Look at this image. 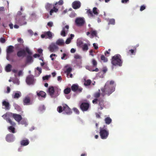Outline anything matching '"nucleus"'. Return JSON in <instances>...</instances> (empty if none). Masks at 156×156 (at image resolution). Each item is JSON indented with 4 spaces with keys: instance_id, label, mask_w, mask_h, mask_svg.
Wrapping results in <instances>:
<instances>
[{
    "instance_id": "1",
    "label": "nucleus",
    "mask_w": 156,
    "mask_h": 156,
    "mask_svg": "<svg viewBox=\"0 0 156 156\" xmlns=\"http://www.w3.org/2000/svg\"><path fill=\"white\" fill-rule=\"evenodd\" d=\"M116 84L114 80H108L106 83L104 87L101 88V95L104 97L106 95L109 96L115 90Z\"/></svg>"
},
{
    "instance_id": "2",
    "label": "nucleus",
    "mask_w": 156,
    "mask_h": 156,
    "mask_svg": "<svg viewBox=\"0 0 156 156\" xmlns=\"http://www.w3.org/2000/svg\"><path fill=\"white\" fill-rule=\"evenodd\" d=\"M111 63L113 66H122V61L121 56L118 54L112 56L111 59Z\"/></svg>"
},
{
    "instance_id": "3",
    "label": "nucleus",
    "mask_w": 156,
    "mask_h": 156,
    "mask_svg": "<svg viewBox=\"0 0 156 156\" xmlns=\"http://www.w3.org/2000/svg\"><path fill=\"white\" fill-rule=\"evenodd\" d=\"M60 90L58 88L54 89L53 86L50 87L48 89V92L51 98H55L60 94Z\"/></svg>"
},
{
    "instance_id": "4",
    "label": "nucleus",
    "mask_w": 156,
    "mask_h": 156,
    "mask_svg": "<svg viewBox=\"0 0 156 156\" xmlns=\"http://www.w3.org/2000/svg\"><path fill=\"white\" fill-rule=\"evenodd\" d=\"M100 135L102 139H105L107 138L109 134V131L104 128H100Z\"/></svg>"
},
{
    "instance_id": "5",
    "label": "nucleus",
    "mask_w": 156,
    "mask_h": 156,
    "mask_svg": "<svg viewBox=\"0 0 156 156\" xmlns=\"http://www.w3.org/2000/svg\"><path fill=\"white\" fill-rule=\"evenodd\" d=\"M26 51L29 55H27L26 57V62L27 63H31L33 62V60L32 57L30 56L32 54V53L30 51L29 48L26 47L25 48Z\"/></svg>"
},
{
    "instance_id": "6",
    "label": "nucleus",
    "mask_w": 156,
    "mask_h": 156,
    "mask_svg": "<svg viewBox=\"0 0 156 156\" xmlns=\"http://www.w3.org/2000/svg\"><path fill=\"white\" fill-rule=\"evenodd\" d=\"M90 106L89 103L83 102L82 103L80 104V108L82 111L85 112L88 110Z\"/></svg>"
},
{
    "instance_id": "7",
    "label": "nucleus",
    "mask_w": 156,
    "mask_h": 156,
    "mask_svg": "<svg viewBox=\"0 0 156 156\" xmlns=\"http://www.w3.org/2000/svg\"><path fill=\"white\" fill-rule=\"evenodd\" d=\"M63 106V111L64 114L67 115H70L72 113V111L71 109L66 104H64Z\"/></svg>"
},
{
    "instance_id": "8",
    "label": "nucleus",
    "mask_w": 156,
    "mask_h": 156,
    "mask_svg": "<svg viewBox=\"0 0 156 156\" xmlns=\"http://www.w3.org/2000/svg\"><path fill=\"white\" fill-rule=\"evenodd\" d=\"M71 88L73 91L74 92L77 91L79 93L81 92L83 90V88L79 87L77 84H73L71 87Z\"/></svg>"
},
{
    "instance_id": "9",
    "label": "nucleus",
    "mask_w": 156,
    "mask_h": 156,
    "mask_svg": "<svg viewBox=\"0 0 156 156\" xmlns=\"http://www.w3.org/2000/svg\"><path fill=\"white\" fill-rule=\"evenodd\" d=\"M98 92L95 93L93 94V97L95 98V99L92 101V103L94 104H98V99L100 96V90H98Z\"/></svg>"
},
{
    "instance_id": "10",
    "label": "nucleus",
    "mask_w": 156,
    "mask_h": 156,
    "mask_svg": "<svg viewBox=\"0 0 156 156\" xmlns=\"http://www.w3.org/2000/svg\"><path fill=\"white\" fill-rule=\"evenodd\" d=\"M26 82L29 85L34 84V77L31 75L28 76L26 78Z\"/></svg>"
},
{
    "instance_id": "11",
    "label": "nucleus",
    "mask_w": 156,
    "mask_h": 156,
    "mask_svg": "<svg viewBox=\"0 0 156 156\" xmlns=\"http://www.w3.org/2000/svg\"><path fill=\"white\" fill-rule=\"evenodd\" d=\"M52 33L50 31L45 32L43 34L41 35V37L42 38H45L46 39L48 38L51 39L52 38Z\"/></svg>"
},
{
    "instance_id": "12",
    "label": "nucleus",
    "mask_w": 156,
    "mask_h": 156,
    "mask_svg": "<svg viewBox=\"0 0 156 156\" xmlns=\"http://www.w3.org/2000/svg\"><path fill=\"white\" fill-rule=\"evenodd\" d=\"M85 22L84 19L82 18H77L75 20L76 24L78 26H82L84 24Z\"/></svg>"
},
{
    "instance_id": "13",
    "label": "nucleus",
    "mask_w": 156,
    "mask_h": 156,
    "mask_svg": "<svg viewBox=\"0 0 156 156\" xmlns=\"http://www.w3.org/2000/svg\"><path fill=\"white\" fill-rule=\"evenodd\" d=\"M14 135L11 133L8 134L5 137V139L7 141L9 142H13L14 140Z\"/></svg>"
},
{
    "instance_id": "14",
    "label": "nucleus",
    "mask_w": 156,
    "mask_h": 156,
    "mask_svg": "<svg viewBox=\"0 0 156 156\" xmlns=\"http://www.w3.org/2000/svg\"><path fill=\"white\" fill-rule=\"evenodd\" d=\"M81 5L80 2L78 1H76L74 2L72 4V7L74 9H77L79 8Z\"/></svg>"
},
{
    "instance_id": "15",
    "label": "nucleus",
    "mask_w": 156,
    "mask_h": 156,
    "mask_svg": "<svg viewBox=\"0 0 156 156\" xmlns=\"http://www.w3.org/2000/svg\"><path fill=\"white\" fill-rule=\"evenodd\" d=\"M23 104L24 105L31 104L30 97L28 96L26 97L23 100Z\"/></svg>"
},
{
    "instance_id": "16",
    "label": "nucleus",
    "mask_w": 156,
    "mask_h": 156,
    "mask_svg": "<svg viewBox=\"0 0 156 156\" xmlns=\"http://www.w3.org/2000/svg\"><path fill=\"white\" fill-rule=\"evenodd\" d=\"M58 48V47L55 43H52L48 48V49L51 52H54Z\"/></svg>"
},
{
    "instance_id": "17",
    "label": "nucleus",
    "mask_w": 156,
    "mask_h": 156,
    "mask_svg": "<svg viewBox=\"0 0 156 156\" xmlns=\"http://www.w3.org/2000/svg\"><path fill=\"white\" fill-rule=\"evenodd\" d=\"M99 102V106L100 107V109L102 110L105 107V103L103 99L99 98L98 99V102Z\"/></svg>"
},
{
    "instance_id": "18",
    "label": "nucleus",
    "mask_w": 156,
    "mask_h": 156,
    "mask_svg": "<svg viewBox=\"0 0 156 156\" xmlns=\"http://www.w3.org/2000/svg\"><path fill=\"white\" fill-rule=\"evenodd\" d=\"M26 51L24 49L20 50L17 52V55L19 57H24L26 55Z\"/></svg>"
},
{
    "instance_id": "19",
    "label": "nucleus",
    "mask_w": 156,
    "mask_h": 156,
    "mask_svg": "<svg viewBox=\"0 0 156 156\" xmlns=\"http://www.w3.org/2000/svg\"><path fill=\"white\" fill-rule=\"evenodd\" d=\"M12 116L16 121L19 122L20 121L22 118L20 115L16 114H13Z\"/></svg>"
},
{
    "instance_id": "20",
    "label": "nucleus",
    "mask_w": 156,
    "mask_h": 156,
    "mask_svg": "<svg viewBox=\"0 0 156 156\" xmlns=\"http://www.w3.org/2000/svg\"><path fill=\"white\" fill-rule=\"evenodd\" d=\"M2 105L5 107V109L6 110H9L10 109V105L8 101H4L2 102Z\"/></svg>"
},
{
    "instance_id": "21",
    "label": "nucleus",
    "mask_w": 156,
    "mask_h": 156,
    "mask_svg": "<svg viewBox=\"0 0 156 156\" xmlns=\"http://www.w3.org/2000/svg\"><path fill=\"white\" fill-rule=\"evenodd\" d=\"M69 28V26L68 25H66L64 28H63L62 31L61 35L65 37L66 36V31H67Z\"/></svg>"
},
{
    "instance_id": "22",
    "label": "nucleus",
    "mask_w": 156,
    "mask_h": 156,
    "mask_svg": "<svg viewBox=\"0 0 156 156\" xmlns=\"http://www.w3.org/2000/svg\"><path fill=\"white\" fill-rule=\"evenodd\" d=\"M14 47L12 45H10L8 46L6 49V53L8 54H10L14 51Z\"/></svg>"
},
{
    "instance_id": "23",
    "label": "nucleus",
    "mask_w": 156,
    "mask_h": 156,
    "mask_svg": "<svg viewBox=\"0 0 156 156\" xmlns=\"http://www.w3.org/2000/svg\"><path fill=\"white\" fill-rule=\"evenodd\" d=\"M37 96L39 97L45 98L46 97V93L43 91H40L39 92H37Z\"/></svg>"
},
{
    "instance_id": "24",
    "label": "nucleus",
    "mask_w": 156,
    "mask_h": 156,
    "mask_svg": "<svg viewBox=\"0 0 156 156\" xmlns=\"http://www.w3.org/2000/svg\"><path fill=\"white\" fill-rule=\"evenodd\" d=\"M55 6L54 4H50L49 3H47L45 5V8L46 10L48 11L50 10L51 9L53 8V7Z\"/></svg>"
},
{
    "instance_id": "25",
    "label": "nucleus",
    "mask_w": 156,
    "mask_h": 156,
    "mask_svg": "<svg viewBox=\"0 0 156 156\" xmlns=\"http://www.w3.org/2000/svg\"><path fill=\"white\" fill-rule=\"evenodd\" d=\"M58 6H54L49 11V14L50 15H52L54 12H58V9L57 8Z\"/></svg>"
},
{
    "instance_id": "26",
    "label": "nucleus",
    "mask_w": 156,
    "mask_h": 156,
    "mask_svg": "<svg viewBox=\"0 0 156 156\" xmlns=\"http://www.w3.org/2000/svg\"><path fill=\"white\" fill-rule=\"evenodd\" d=\"M20 144L22 146H26L29 143V140L27 139L23 140L21 141Z\"/></svg>"
},
{
    "instance_id": "27",
    "label": "nucleus",
    "mask_w": 156,
    "mask_h": 156,
    "mask_svg": "<svg viewBox=\"0 0 156 156\" xmlns=\"http://www.w3.org/2000/svg\"><path fill=\"white\" fill-rule=\"evenodd\" d=\"M72 70V68L71 67L67 68L64 71V73H66L67 77L69 78V75Z\"/></svg>"
},
{
    "instance_id": "28",
    "label": "nucleus",
    "mask_w": 156,
    "mask_h": 156,
    "mask_svg": "<svg viewBox=\"0 0 156 156\" xmlns=\"http://www.w3.org/2000/svg\"><path fill=\"white\" fill-rule=\"evenodd\" d=\"M56 44L59 46H62L64 44V42L63 40L59 39L57 41Z\"/></svg>"
},
{
    "instance_id": "29",
    "label": "nucleus",
    "mask_w": 156,
    "mask_h": 156,
    "mask_svg": "<svg viewBox=\"0 0 156 156\" xmlns=\"http://www.w3.org/2000/svg\"><path fill=\"white\" fill-rule=\"evenodd\" d=\"M83 51H87L88 49V45L87 44H84L81 46Z\"/></svg>"
},
{
    "instance_id": "30",
    "label": "nucleus",
    "mask_w": 156,
    "mask_h": 156,
    "mask_svg": "<svg viewBox=\"0 0 156 156\" xmlns=\"http://www.w3.org/2000/svg\"><path fill=\"white\" fill-rule=\"evenodd\" d=\"M86 10H87L86 13L89 16L93 17L94 16L93 11L90 9H87Z\"/></svg>"
},
{
    "instance_id": "31",
    "label": "nucleus",
    "mask_w": 156,
    "mask_h": 156,
    "mask_svg": "<svg viewBox=\"0 0 156 156\" xmlns=\"http://www.w3.org/2000/svg\"><path fill=\"white\" fill-rule=\"evenodd\" d=\"M12 68V65L10 64H8L5 67V70L7 72H10Z\"/></svg>"
},
{
    "instance_id": "32",
    "label": "nucleus",
    "mask_w": 156,
    "mask_h": 156,
    "mask_svg": "<svg viewBox=\"0 0 156 156\" xmlns=\"http://www.w3.org/2000/svg\"><path fill=\"white\" fill-rule=\"evenodd\" d=\"M99 10L95 7H94L93 9V13L95 15L97 16L99 13Z\"/></svg>"
},
{
    "instance_id": "33",
    "label": "nucleus",
    "mask_w": 156,
    "mask_h": 156,
    "mask_svg": "<svg viewBox=\"0 0 156 156\" xmlns=\"http://www.w3.org/2000/svg\"><path fill=\"white\" fill-rule=\"evenodd\" d=\"M105 121L106 124L109 125L112 122V120L109 117H107L105 119Z\"/></svg>"
},
{
    "instance_id": "34",
    "label": "nucleus",
    "mask_w": 156,
    "mask_h": 156,
    "mask_svg": "<svg viewBox=\"0 0 156 156\" xmlns=\"http://www.w3.org/2000/svg\"><path fill=\"white\" fill-rule=\"evenodd\" d=\"M86 69H88L90 71H95L96 72H98L99 71V69L98 68H96L95 69H93V68L90 67H86Z\"/></svg>"
},
{
    "instance_id": "35",
    "label": "nucleus",
    "mask_w": 156,
    "mask_h": 156,
    "mask_svg": "<svg viewBox=\"0 0 156 156\" xmlns=\"http://www.w3.org/2000/svg\"><path fill=\"white\" fill-rule=\"evenodd\" d=\"M21 94L20 92L19 93H16L15 94L13 97L14 98H18L21 97Z\"/></svg>"
},
{
    "instance_id": "36",
    "label": "nucleus",
    "mask_w": 156,
    "mask_h": 156,
    "mask_svg": "<svg viewBox=\"0 0 156 156\" xmlns=\"http://www.w3.org/2000/svg\"><path fill=\"white\" fill-rule=\"evenodd\" d=\"M13 105L16 109L18 111H21V108L20 106L16 104H14Z\"/></svg>"
},
{
    "instance_id": "37",
    "label": "nucleus",
    "mask_w": 156,
    "mask_h": 156,
    "mask_svg": "<svg viewBox=\"0 0 156 156\" xmlns=\"http://www.w3.org/2000/svg\"><path fill=\"white\" fill-rule=\"evenodd\" d=\"M71 88L70 87H67L64 90V93L65 94H68L70 93Z\"/></svg>"
},
{
    "instance_id": "38",
    "label": "nucleus",
    "mask_w": 156,
    "mask_h": 156,
    "mask_svg": "<svg viewBox=\"0 0 156 156\" xmlns=\"http://www.w3.org/2000/svg\"><path fill=\"white\" fill-rule=\"evenodd\" d=\"M134 48H135L134 49H131L129 50L128 52V53H130L131 55H135V53L136 52V48L135 47H134Z\"/></svg>"
},
{
    "instance_id": "39",
    "label": "nucleus",
    "mask_w": 156,
    "mask_h": 156,
    "mask_svg": "<svg viewBox=\"0 0 156 156\" xmlns=\"http://www.w3.org/2000/svg\"><path fill=\"white\" fill-rule=\"evenodd\" d=\"M8 129L10 132H11L13 133H15V128L12 126H9Z\"/></svg>"
},
{
    "instance_id": "40",
    "label": "nucleus",
    "mask_w": 156,
    "mask_h": 156,
    "mask_svg": "<svg viewBox=\"0 0 156 156\" xmlns=\"http://www.w3.org/2000/svg\"><path fill=\"white\" fill-rule=\"evenodd\" d=\"M91 83V81L90 80H87L85 81L84 84L85 86H88Z\"/></svg>"
},
{
    "instance_id": "41",
    "label": "nucleus",
    "mask_w": 156,
    "mask_h": 156,
    "mask_svg": "<svg viewBox=\"0 0 156 156\" xmlns=\"http://www.w3.org/2000/svg\"><path fill=\"white\" fill-rule=\"evenodd\" d=\"M91 63L93 67H96L97 66V62L95 59H92V60Z\"/></svg>"
},
{
    "instance_id": "42",
    "label": "nucleus",
    "mask_w": 156,
    "mask_h": 156,
    "mask_svg": "<svg viewBox=\"0 0 156 156\" xmlns=\"http://www.w3.org/2000/svg\"><path fill=\"white\" fill-rule=\"evenodd\" d=\"M101 60L104 62H106L108 61V58H106L104 55H102L101 57Z\"/></svg>"
},
{
    "instance_id": "43",
    "label": "nucleus",
    "mask_w": 156,
    "mask_h": 156,
    "mask_svg": "<svg viewBox=\"0 0 156 156\" xmlns=\"http://www.w3.org/2000/svg\"><path fill=\"white\" fill-rule=\"evenodd\" d=\"M115 23V20L113 19H110L109 21L108 24L114 25Z\"/></svg>"
},
{
    "instance_id": "44",
    "label": "nucleus",
    "mask_w": 156,
    "mask_h": 156,
    "mask_svg": "<svg viewBox=\"0 0 156 156\" xmlns=\"http://www.w3.org/2000/svg\"><path fill=\"white\" fill-rule=\"evenodd\" d=\"M57 110L59 113H61L63 111V107L59 106L57 108Z\"/></svg>"
},
{
    "instance_id": "45",
    "label": "nucleus",
    "mask_w": 156,
    "mask_h": 156,
    "mask_svg": "<svg viewBox=\"0 0 156 156\" xmlns=\"http://www.w3.org/2000/svg\"><path fill=\"white\" fill-rule=\"evenodd\" d=\"M7 121L12 126H15L16 125L15 123L14 122H12L11 120L9 118L7 119Z\"/></svg>"
},
{
    "instance_id": "46",
    "label": "nucleus",
    "mask_w": 156,
    "mask_h": 156,
    "mask_svg": "<svg viewBox=\"0 0 156 156\" xmlns=\"http://www.w3.org/2000/svg\"><path fill=\"white\" fill-rule=\"evenodd\" d=\"M63 1L62 0H60L58 2H56L55 3H54V5H55V6H57V4H58L59 5H63Z\"/></svg>"
},
{
    "instance_id": "47",
    "label": "nucleus",
    "mask_w": 156,
    "mask_h": 156,
    "mask_svg": "<svg viewBox=\"0 0 156 156\" xmlns=\"http://www.w3.org/2000/svg\"><path fill=\"white\" fill-rule=\"evenodd\" d=\"M20 45V44H15V46L16 49L17 50H19L21 49Z\"/></svg>"
},
{
    "instance_id": "48",
    "label": "nucleus",
    "mask_w": 156,
    "mask_h": 156,
    "mask_svg": "<svg viewBox=\"0 0 156 156\" xmlns=\"http://www.w3.org/2000/svg\"><path fill=\"white\" fill-rule=\"evenodd\" d=\"M73 110L77 114H79L80 113L79 111L77 108H73Z\"/></svg>"
},
{
    "instance_id": "49",
    "label": "nucleus",
    "mask_w": 156,
    "mask_h": 156,
    "mask_svg": "<svg viewBox=\"0 0 156 156\" xmlns=\"http://www.w3.org/2000/svg\"><path fill=\"white\" fill-rule=\"evenodd\" d=\"M50 76L46 75L43 77L42 79L44 80H48L50 77Z\"/></svg>"
},
{
    "instance_id": "50",
    "label": "nucleus",
    "mask_w": 156,
    "mask_h": 156,
    "mask_svg": "<svg viewBox=\"0 0 156 156\" xmlns=\"http://www.w3.org/2000/svg\"><path fill=\"white\" fill-rule=\"evenodd\" d=\"M146 9V6L144 5L141 6L140 7V10L141 11L144 10Z\"/></svg>"
},
{
    "instance_id": "51",
    "label": "nucleus",
    "mask_w": 156,
    "mask_h": 156,
    "mask_svg": "<svg viewBox=\"0 0 156 156\" xmlns=\"http://www.w3.org/2000/svg\"><path fill=\"white\" fill-rule=\"evenodd\" d=\"M5 39L4 38L1 37L0 39V41L1 43H5Z\"/></svg>"
},
{
    "instance_id": "52",
    "label": "nucleus",
    "mask_w": 156,
    "mask_h": 156,
    "mask_svg": "<svg viewBox=\"0 0 156 156\" xmlns=\"http://www.w3.org/2000/svg\"><path fill=\"white\" fill-rule=\"evenodd\" d=\"M36 69L37 71H39V73H38L39 74H40L42 72V69H41V68L39 67H37L36 68Z\"/></svg>"
},
{
    "instance_id": "53",
    "label": "nucleus",
    "mask_w": 156,
    "mask_h": 156,
    "mask_svg": "<svg viewBox=\"0 0 156 156\" xmlns=\"http://www.w3.org/2000/svg\"><path fill=\"white\" fill-rule=\"evenodd\" d=\"M97 33L96 31H93L91 32V35L92 36H96Z\"/></svg>"
},
{
    "instance_id": "54",
    "label": "nucleus",
    "mask_w": 156,
    "mask_h": 156,
    "mask_svg": "<svg viewBox=\"0 0 156 156\" xmlns=\"http://www.w3.org/2000/svg\"><path fill=\"white\" fill-rule=\"evenodd\" d=\"M71 41V40L70 39V38H67V39L66 40L65 43L66 44H68L70 43Z\"/></svg>"
},
{
    "instance_id": "55",
    "label": "nucleus",
    "mask_w": 156,
    "mask_h": 156,
    "mask_svg": "<svg viewBox=\"0 0 156 156\" xmlns=\"http://www.w3.org/2000/svg\"><path fill=\"white\" fill-rule=\"evenodd\" d=\"M8 22H4V23H2V26L4 27H6L8 25Z\"/></svg>"
},
{
    "instance_id": "56",
    "label": "nucleus",
    "mask_w": 156,
    "mask_h": 156,
    "mask_svg": "<svg viewBox=\"0 0 156 156\" xmlns=\"http://www.w3.org/2000/svg\"><path fill=\"white\" fill-rule=\"evenodd\" d=\"M47 25L49 27H51L53 25V23L52 22H50L48 23Z\"/></svg>"
},
{
    "instance_id": "57",
    "label": "nucleus",
    "mask_w": 156,
    "mask_h": 156,
    "mask_svg": "<svg viewBox=\"0 0 156 156\" xmlns=\"http://www.w3.org/2000/svg\"><path fill=\"white\" fill-rule=\"evenodd\" d=\"M17 41L18 42L20 43H23V40L21 38H18L17 39Z\"/></svg>"
},
{
    "instance_id": "58",
    "label": "nucleus",
    "mask_w": 156,
    "mask_h": 156,
    "mask_svg": "<svg viewBox=\"0 0 156 156\" xmlns=\"http://www.w3.org/2000/svg\"><path fill=\"white\" fill-rule=\"evenodd\" d=\"M129 1V0H121V2L122 3H126Z\"/></svg>"
},
{
    "instance_id": "59",
    "label": "nucleus",
    "mask_w": 156,
    "mask_h": 156,
    "mask_svg": "<svg viewBox=\"0 0 156 156\" xmlns=\"http://www.w3.org/2000/svg\"><path fill=\"white\" fill-rule=\"evenodd\" d=\"M33 57L35 58H36L37 57H40V55L38 54H35L34 55Z\"/></svg>"
},
{
    "instance_id": "60",
    "label": "nucleus",
    "mask_w": 156,
    "mask_h": 156,
    "mask_svg": "<svg viewBox=\"0 0 156 156\" xmlns=\"http://www.w3.org/2000/svg\"><path fill=\"white\" fill-rule=\"evenodd\" d=\"M74 58L76 59H80V57L79 55H76L74 56Z\"/></svg>"
},
{
    "instance_id": "61",
    "label": "nucleus",
    "mask_w": 156,
    "mask_h": 156,
    "mask_svg": "<svg viewBox=\"0 0 156 156\" xmlns=\"http://www.w3.org/2000/svg\"><path fill=\"white\" fill-rule=\"evenodd\" d=\"M93 46L94 47L95 49H97L98 48V46L96 45V44L95 43H94L93 44Z\"/></svg>"
},
{
    "instance_id": "62",
    "label": "nucleus",
    "mask_w": 156,
    "mask_h": 156,
    "mask_svg": "<svg viewBox=\"0 0 156 156\" xmlns=\"http://www.w3.org/2000/svg\"><path fill=\"white\" fill-rule=\"evenodd\" d=\"M37 51L39 54H41L42 53L43 50L41 49H39L37 50Z\"/></svg>"
},
{
    "instance_id": "63",
    "label": "nucleus",
    "mask_w": 156,
    "mask_h": 156,
    "mask_svg": "<svg viewBox=\"0 0 156 156\" xmlns=\"http://www.w3.org/2000/svg\"><path fill=\"white\" fill-rule=\"evenodd\" d=\"M23 74V73H22V70H20L19 71L18 73V76H20L21 75H22Z\"/></svg>"
},
{
    "instance_id": "64",
    "label": "nucleus",
    "mask_w": 156,
    "mask_h": 156,
    "mask_svg": "<svg viewBox=\"0 0 156 156\" xmlns=\"http://www.w3.org/2000/svg\"><path fill=\"white\" fill-rule=\"evenodd\" d=\"M7 91H6V93H9L10 91V87H7Z\"/></svg>"
}]
</instances>
